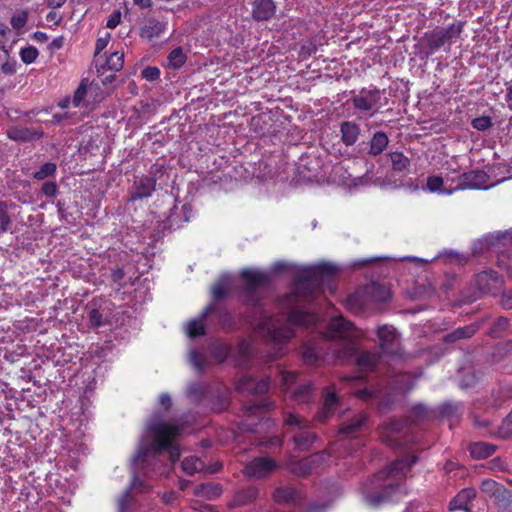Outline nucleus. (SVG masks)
Listing matches in <instances>:
<instances>
[{
  "mask_svg": "<svg viewBox=\"0 0 512 512\" xmlns=\"http://www.w3.org/2000/svg\"><path fill=\"white\" fill-rule=\"evenodd\" d=\"M335 270V266L328 263L297 268L294 291L284 296L279 303L281 309L288 312L287 323L262 314L257 324L260 334L268 344L280 347L294 337V327H310L317 324L318 317L303 310V301L322 292L321 285L329 280Z\"/></svg>",
  "mask_w": 512,
  "mask_h": 512,
  "instance_id": "1",
  "label": "nucleus"
},
{
  "mask_svg": "<svg viewBox=\"0 0 512 512\" xmlns=\"http://www.w3.org/2000/svg\"><path fill=\"white\" fill-rule=\"evenodd\" d=\"M180 426L157 418L151 420L132 459L133 478L131 490L144 492L150 488L145 479H152L155 472L168 475L173 463L180 456V449L173 440L180 435Z\"/></svg>",
  "mask_w": 512,
  "mask_h": 512,
  "instance_id": "2",
  "label": "nucleus"
},
{
  "mask_svg": "<svg viewBox=\"0 0 512 512\" xmlns=\"http://www.w3.org/2000/svg\"><path fill=\"white\" fill-rule=\"evenodd\" d=\"M363 333L342 317H333L328 325L327 337L333 341H339L341 347L335 350V357L340 361H346L356 352V340Z\"/></svg>",
  "mask_w": 512,
  "mask_h": 512,
  "instance_id": "3",
  "label": "nucleus"
},
{
  "mask_svg": "<svg viewBox=\"0 0 512 512\" xmlns=\"http://www.w3.org/2000/svg\"><path fill=\"white\" fill-rule=\"evenodd\" d=\"M415 456H408L392 463L386 470L377 474L376 480L384 482V487L390 491L386 492L377 500L369 499L372 503H379L392 496L395 488H399V483L406 478L411 466L416 462Z\"/></svg>",
  "mask_w": 512,
  "mask_h": 512,
  "instance_id": "4",
  "label": "nucleus"
},
{
  "mask_svg": "<svg viewBox=\"0 0 512 512\" xmlns=\"http://www.w3.org/2000/svg\"><path fill=\"white\" fill-rule=\"evenodd\" d=\"M463 22H454L447 28H437L426 34V44L435 51L442 47L446 42L452 41L460 37L463 31Z\"/></svg>",
  "mask_w": 512,
  "mask_h": 512,
  "instance_id": "5",
  "label": "nucleus"
},
{
  "mask_svg": "<svg viewBox=\"0 0 512 512\" xmlns=\"http://www.w3.org/2000/svg\"><path fill=\"white\" fill-rule=\"evenodd\" d=\"M462 173L456 157H451L441 168L439 174L443 176V182L448 189L452 190V194L462 190Z\"/></svg>",
  "mask_w": 512,
  "mask_h": 512,
  "instance_id": "6",
  "label": "nucleus"
},
{
  "mask_svg": "<svg viewBox=\"0 0 512 512\" xmlns=\"http://www.w3.org/2000/svg\"><path fill=\"white\" fill-rule=\"evenodd\" d=\"M98 89L99 85L97 82L88 84L87 80H82L72 98V106L88 107L92 102L100 101L103 96L97 97L96 91Z\"/></svg>",
  "mask_w": 512,
  "mask_h": 512,
  "instance_id": "7",
  "label": "nucleus"
},
{
  "mask_svg": "<svg viewBox=\"0 0 512 512\" xmlns=\"http://www.w3.org/2000/svg\"><path fill=\"white\" fill-rule=\"evenodd\" d=\"M381 98L378 89H362L352 98L353 106L361 111H376Z\"/></svg>",
  "mask_w": 512,
  "mask_h": 512,
  "instance_id": "8",
  "label": "nucleus"
},
{
  "mask_svg": "<svg viewBox=\"0 0 512 512\" xmlns=\"http://www.w3.org/2000/svg\"><path fill=\"white\" fill-rule=\"evenodd\" d=\"M462 190L489 189L494 186L484 171L474 170L462 173Z\"/></svg>",
  "mask_w": 512,
  "mask_h": 512,
  "instance_id": "9",
  "label": "nucleus"
},
{
  "mask_svg": "<svg viewBox=\"0 0 512 512\" xmlns=\"http://www.w3.org/2000/svg\"><path fill=\"white\" fill-rule=\"evenodd\" d=\"M480 243L482 245L481 249H493L502 252L506 247L512 246V230L485 235Z\"/></svg>",
  "mask_w": 512,
  "mask_h": 512,
  "instance_id": "10",
  "label": "nucleus"
},
{
  "mask_svg": "<svg viewBox=\"0 0 512 512\" xmlns=\"http://www.w3.org/2000/svg\"><path fill=\"white\" fill-rule=\"evenodd\" d=\"M377 291H382L383 293L388 294L379 285H376L374 283L367 285L365 287L358 289L354 294L350 295L347 298V301H346L347 308L354 312L360 311L368 302V299L366 296L368 294H372Z\"/></svg>",
  "mask_w": 512,
  "mask_h": 512,
  "instance_id": "11",
  "label": "nucleus"
},
{
  "mask_svg": "<svg viewBox=\"0 0 512 512\" xmlns=\"http://www.w3.org/2000/svg\"><path fill=\"white\" fill-rule=\"evenodd\" d=\"M503 280L495 271H484L477 275L476 284L482 293H495L502 286Z\"/></svg>",
  "mask_w": 512,
  "mask_h": 512,
  "instance_id": "12",
  "label": "nucleus"
},
{
  "mask_svg": "<svg viewBox=\"0 0 512 512\" xmlns=\"http://www.w3.org/2000/svg\"><path fill=\"white\" fill-rule=\"evenodd\" d=\"M276 468V463L265 457L256 458L245 467V474L248 477L262 478Z\"/></svg>",
  "mask_w": 512,
  "mask_h": 512,
  "instance_id": "13",
  "label": "nucleus"
},
{
  "mask_svg": "<svg viewBox=\"0 0 512 512\" xmlns=\"http://www.w3.org/2000/svg\"><path fill=\"white\" fill-rule=\"evenodd\" d=\"M381 349L386 353H394L398 347V334L393 326L383 325L377 329Z\"/></svg>",
  "mask_w": 512,
  "mask_h": 512,
  "instance_id": "14",
  "label": "nucleus"
},
{
  "mask_svg": "<svg viewBox=\"0 0 512 512\" xmlns=\"http://www.w3.org/2000/svg\"><path fill=\"white\" fill-rule=\"evenodd\" d=\"M407 422L393 420L387 424L382 425L379 428V434L382 441L388 443L391 446L401 445L400 438L398 435L402 432Z\"/></svg>",
  "mask_w": 512,
  "mask_h": 512,
  "instance_id": "15",
  "label": "nucleus"
},
{
  "mask_svg": "<svg viewBox=\"0 0 512 512\" xmlns=\"http://www.w3.org/2000/svg\"><path fill=\"white\" fill-rule=\"evenodd\" d=\"M241 276L246 284V289L249 292L257 288L264 287L269 282V276L266 272L257 269H244Z\"/></svg>",
  "mask_w": 512,
  "mask_h": 512,
  "instance_id": "16",
  "label": "nucleus"
},
{
  "mask_svg": "<svg viewBox=\"0 0 512 512\" xmlns=\"http://www.w3.org/2000/svg\"><path fill=\"white\" fill-rule=\"evenodd\" d=\"M124 64V53L120 51L112 52L103 63H96V68L99 76H103L105 71L117 72L122 69Z\"/></svg>",
  "mask_w": 512,
  "mask_h": 512,
  "instance_id": "17",
  "label": "nucleus"
},
{
  "mask_svg": "<svg viewBox=\"0 0 512 512\" xmlns=\"http://www.w3.org/2000/svg\"><path fill=\"white\" fill-rule=\"evenodd\" d=\"M476 497L474 488L462 489L450 502V510L470 511V504Z\"/></svg>",
  "mask_w": 512,
  "mask_h": 512,
  "instance_id": "18",
  "label": "nucleus"
},
{
  "mask_svg": "<svg viewBox=\"0 0 512 512\" xmlns=\"http://www.w3.org/2000/svg\"><path fill=\"white\" fill-rule=\"evenodd\" d=\"M275 14L273 0H255L252 15L258 21L268 20Z\"/></svg>",
  "mask_w": 512,
  "mask_h": 512,
  "instance_id": "19",
  "label": "nucleus"
},
{
  "mask_svg": "<svg viewBox=\"0 0 512 512\" xmlns=\"http://www.w3.org/2000/svg\"><path fill=\"white\" fill-rule=\"evenodd\" d=\"M167 23L156 19H149L141 28V37L148 40L161 36L166 30Z\"/></svg>",
  "mask_w": 512,
  "mask_h": 512,
  "instance_id": "20",
  "label": "nucleus"
},
{
  "mask_svg": "<svg viewBox=\"0 0 512 512\" xmlns=\"http://www.w3.org/2000/svg\"><path fill=\"white\" fill-rule=\"evenodd\" d=\"M269 386H270L269 379H263V380L255 383V381L252 378L245 377L244 379H242L239 382L238 389L248 390V391L256 393V394H262V393H265L269 389Z\"/></svg>",
  "mask_w": 512,
  "mask_h": 512,
  "instance_id": "21",
  "label": "nucleus"
},
{
  "mask_svg": "<svg viewBox=\"0 0 512 512\" xmlns=\"http://www.w3.org/2000/svg\"><path fill=\"white\" fill-rule=\"evenodd\" d=\"M426 189L430 193H437L440 195H451L452 190L448 189L443 182V176L438 175H430L426 180Z\"/></svg>",
  "mask_w": 512,
  "mask_h": 512,
  "instance_id": "22",
  "label": "nucleus"
},
{
  "mask_svg": "<svg viewBox=\"0 0 512 512\" xmlns=\"http://www.w3.org/2000/svg\"><path fill=\"white\" fill-rule=\"evenodd\" d=\"M342 140L347 145H353L359 136L360 128L354 122H343L341 125Z\"/></svg>",
  "mask_w": 512,
  "mask_h": 512,
  "instance_id": "23",
  "label": "nucleus"
},
{
  "mask_svg": "<svg viewBox=\"0 0 512 512\" xmlns=\"http://www.w3.org/2000/svg\"><path fill=\"white\" fill-rule=\"evenodd\" d=\"M155 189V180L149 177L140 179L135 186V192L132 199H141L148 197Z\"/></svg>",
  "mask_w": 512,
  "mask_h": 512,
  "instance_id": "24",
  "label": "nucleus"
},
{
  "mask_svg": "<svg viewBox=\"0 0 512 512\" xmlns=\"http://www.w3.org/2000/svg\"><path fill=\"white\" fill-rule=\"evenodd\" d=\"M210 311H211V307H207L205 309V311L203 312V314L199 318L193 319L188 322L186 332L189 337L193 338V337L203 335L205 333V327H204L203 320L206 317V315L208 313H210Z\"/></svg>",
  "mask_w": 512,
  "mask_h": 512,
  "instance_id": "25",
  "label": "nucleus"
},
{
  "mask_svg": "<svg viewBox=\"0 0 512 512\" xmlns=\"http://www.w3.org/2000/svg\"><path fill=\"white\" fill-rule=\"evenodd\" d=\"M494 452L495 446L486 442H476L470 446V454L476 459L487 458Z\"/></svg>",
  "mask_w": 512,
  "mask_h": 512,
  "instance_id": "26",
  "label": "nucleus"
},
{
  "mask_svg": "<svg viewBox=\"0 0 512 512\" xmlns=\"http://www.w3.org/2000/svg\"><path fill=\"white\" fill-rule=\"evenodd\" d=\"M312 387L310 383H302L291 392V397L298 403L308 402L311 398Z\"/></svg>",
  "mask_w": 512,
  "mask_h": 512,
  "instance_id": "27",
  "label": "nucleus"
},
{
  "mask_svg": "<svg viewBox=\"0 0 512 512\" xmlns=\"http://www.w3.org/2000/svg\"><path fill=\"white\" fill-rule=\"evenodd\" d=\"M366 415L364 413L358 414L349 423L343 424L340 432L345 435L352 434L362 428L366 422Z\"/></svg>",
  "mask_w": 512,
  "mask_h": 512,
  "instance_id": "28",
  "label": "nucleus"
},
{
  "mask_svg": "<svg viewBox=\"0 0 512 512\" xmlns=\"http://www.w3.org/2000/svg\"><path fill=\"white\" fill-rule=\"evenodd\" d=\"M182 470L188 475L204 470V463L201 459L190 456L186 457L181 463Z\"/></svg>",
  "mask_w": 512,
  "mask_h": 512,
  "instance_id": "29",
  "label": "nucleus"
},
{
  "mask_svg": "<svg viewBox=\"0 0 512 512\" xmlns=\"http://www.w3.org/2000/svg\"><path fill=\"white\" fill-rule=\"evenodd\" d=\"M388 144V137L383 132L376 133L370 143V153L373 155L380 154Z\"/></svg>",
  "mask_w": 512,
  "mask_h": 512,
  "instance_id": "30",
  "label": "nucleus"
},
{
  "mask_svg": "<svg viewBox=\"0 0 512 512\" xmlns=\"http://www.w3.org/2000/svg\"><path fill=\"white\" fill-rule=\"evenodd\" d=\"M167 61L170 68H180L186 61V54L182 48H175L169 53Z\"/></svg>",
  "mask_w": 512,
  "mask_h": 512,
  "instance_id": "31",
  "label": "nucleus"
},
{
  "mask_svg": "<svg viewBox=\"0 0 512 512\" xmlns=\"http://www.w3.org/2000/svg\"><path fill=\"white\" fill-rule=\"evenodd\" d=\"M357 365L361 370L370 371L376 365V356L368 352H362L357 357Z\"/></svg>",
  "mask_w": 512,
  "mask_h": 512,
  "instance_id": "32",
  "label": "nucleus"
},
{
  "mask_svg": "<svg viewBox=\"0 0 512 512\" xmlns=\"http://www.w3.org/2000/svg\"><path fill=\"white\" fill-rule=\"evenodd\" d=\"M338 403V398L335 394L334 388H327L324 393V408L323 414L326 417L333 410L334 406Z\"/></svg>",
  "mask_w": 512,
  "mask_h": 512,
  "instance_id": "33",
  "label": "nucleus"
},
{
  "mask_svg": "<svg viewBox=\"0 0 512 512\" xmlns=\"http://www.w3.org/2000/svg\"><path fill=\"white\" fill-rule=\"evenodd\" d=\"M230 282L229 276H223L212 288L214 298H222L227 293L230 287Z\"/></svg>",
  "mask_w": 512,
  "mask_h": 512,
  "instance_id": "34",
  "label": "nucleus"
},
{
  "mask_svg": "<svg viewBox=\"0 0 512 512\" xmlns=\"http://www.w3.org/2000/svg\"><path fill=\"white\" fill-rule=\"evenodd\" d=\"M28 21V12L26 10H17L10 19V24L15 30H21Z\"/></svg>",
  "mask_w": 512,
  "mask_h": 512,
  "instance_id": "35",
  "label": "nucleus"
},
{
  "mask_svg": "<svg viewBox=\"0 0 512 512\" xmlns=\"http://www.w3.org/2000/svg\"><path fill=\"white\" fill-rule=\"evenodd\" d=\"M56 165L52 162H47V163H44L40 168L39 170H37L34 174H33V177L37 180H44L52 175L55 174L56 172Z\"/></svg>",
  "mask_w": 512,
  "mask_h": 512,
  "instance_id": "36",
  "label": "nucleus"
},
{
  "mask_svg": "<svg viewBox=\"0 0 512 512\" xmlns=\"http://www.w3.org/2000/svg\"><path fill=\"white\" fill-rule=\"evenodd\" d=\"M394 170L403 171L409 166V159L402 153L394 152L390 155Z\"/></svg>",
  "mask_w": 512,
  "mask_h": 512,
  "instance_id": "37",
  "label": "nucleus"
},
{
  "mask_svg": "<svg viewBox=\"0 0 512 512\" xmlns=\"http://www.w3.org/2000/svg\"><path fill=\"white\" fill-rule=\"evenodd\" d=\"M481 491L489 496H496L502 489V486L492 479H485L481 482Z\"/></svg>",
  "mask_w": 512,
  "mask_h": 512,
  "instance_id": "38",
  "label": "nucleus"
},
{
  "mask_svg": "<svg viewBox=\"0 0 512 512\" xmlns=\"http://www.w3.org/2000/svg\"><path fill=\"white\" fill-rule=\"evenodd\" d=\"M476 332V327L474 325L465 326L456 329L453 333L447 336L448 339L451 340H459L464 338L471 337Z\"/></svg>",
  "mask_w": 512,
  "mask_h": 512,
  "instance_id": "39",
  "label": "nucleus"
},
{
  "mask_svg": "<svg viewBox=\"0 0 512 512\" xmlns=\"http://www.w3.org/2000/svg\"><path fill=\"white\" fill-rule=\"evenodd\" d=\"M314 438L312 433L305 431L294 436V442L299 449L305 450L314 441Z\"/></svg>",
  "mask_w": 512,
  "mask_h": 512,
  "instance_id": "40",
  "label": "nucleus"
},
{
  "mask_svg": "<svg viewBox=\"0 0 512 512\" xmlns=\"http://www.w3.org/2000/svg\"><path fill=\"white\" fill-rule=\"evenodd\" d=\"M20 58L25 64H32L39 55V51L34 46L22 48L19 52Z\"/></svg>",
  "mask_w": 512,
  "mask_h": 512,
  "instance_id": "41",
  "label": "nucleus"
},
{
  "mask_svg": "<svg viewBox=\"0 0 512 512\" xmlns=\"http://www.w3.org/2000/svg\"><path fill=\"white\" fill-rule=\"evenodd\" d=\"M89 321L93 327H101L106 324V316L98 308H91L89 311Z\"/></svg>",
  "mask_w": 512,
  "mask_h": 512,
  "instance_id": "42",
  "label": "nucleus"
},
{
  "mask_svg": "<svg viewBox=\"0 0 512 512\" xmlns=\"http://www.w3.org/2000/svg\"><path fill=\"white\" fill-rule=\"evenodd\" d=\"M281 381L286 392L291 390L297 383V375L291 371H281Z\"/></svg>",
  "mask_w": 512,
  "mask_h": 512,
  "instance_id": "43",
  "label": "nucleus"
},
{
  "mask_svg": "<svg viewBox=\"0 0 512 512\" xmlns=\"http://www.w3.org/2000/svg\"><path fill=\"white\" fill-rule=\"evenodd\" d=\"M285 424L288 426L298 427L299 429H305L308 427V421L292 413H286Z\"/></svg>",
  "mask_w": 512,
  "mask_h": 512,
  "instance_id": "44",
  "label": "nucleus"
},
{
  "mask_svg": "<svg viewBox=\"0 0 512 512\" xmlns=\"http://www.w3.org/2000/svg\"><path fill=\"white\" fill-rule=\"evenodd\" d=\"M302 357L305 363L313 364L320 358V353L312 346H305L302 352Z\"/></svg>",
  "mask_w": 512,
  "mask_h": 512,
  "instance_id": "45",
  "label": "nucleus"
},
{
  "mask_svg": "<svg viewBox=\"0 0 512 512\" xmlns=\"http://www.w3.org/2000/svg\"><path fill=\"white\" fill-rule=\"evenodd\" d=\"M10 222L7 205L4 202H0V233H5L9 229Z\"/></svg>",
  "mask_w": 512,
  "mask_h": 512,
  "instance_id": "46",
  "label": "nucleus"
},
{
  "mask_svg": "<svg viewBox=\"0 0 512 512\" xmlns=\"http://www.w3.org/2000/svg\"><path fill=\"white\" fill-rule=\"evenodd\" d=\"M308 460H303L299 463H295V462H290L289 463V468L292 472L300 475V476H303V475H306L310 472V467H308Z\"/></svg>",
  "mask_w": 512,
  "mask_h": 512,
  "instance_id": "47",
  "label": "nucleus"
},
{
  "mask_svg": "<svg viewBox=\"0 0 512 512\" xmlns=\"http://www.w3.org/2000/svg\"><path fill=\"white\" fill-rule=\"evenodd\" d=\"M499 435L504 438L512 436V411L509 413V415L503 420L502 424L500 425Z\"/></svg>",
  "mask_w": 512,
  "mask_h": 512,
  "instance_id": "48",
  "label": "nucleus"
},
{
  "mask_svg": "<svg viewBox=\"0 0 512 512\" xmlns=\"http://www.w3.org/2000/svg\"><path fill=\"white\" fill-rule=\"evenodd\" d=\"M198 493L209 498H214L220 495V488L211 484H204L199 487Z\"/></svg>",
  "mask_w": 512,
  "mask_h": 512,
  "instance_id": "49",
  "label": "nucleus"
},
{
  "mask_svg": "<svg viewBox=\"0 0 512 512\" xmlns=\"http://www.w3.org/2000/svg\"><path fill=\"white\" fill-rule=\"evenodd\" d=\"M212 353H213L215 359L217 361L221 362L227 357V355L229 353V348L224 343H218L213 347Z\"/></svg>",
  "mask_w": 512,
  "mask_h": 512,
  "instance_id": "50",
  "label": "nucleus"
},
{
  "mask_svg": "<svg viewBox=\"0 0 512 512\" xmlns=\"http://www.w3.org/2000/svg\"><path fill=\"white\" fill-rule=\"evenodd\" d=\"M472 126L478 131H485L491 126V119L487 116L477 117L472 121Z\"/></svg>",
  "mask_w": 512,
  "mask_h": 512,
  "instance_id": "51",
  "label": "nucleus"
},
{
  "mask_svg": "<svg viewBox=\"0 0 512 512\" xmlns=\"http://www.w3.org/2000/svg\"><path fill=\"white\" fill-rule=\"evenodd\" d=\"M111 39V34L109 32H105L103 36H100L95 45V56L97 57L109 44Z\"/></svg>",
  "mask_w": 512,
  "mask_h": 512,
  "instance_id": "52",
  "label": "nucleus"
},
{
  "mask_svg": "<svg viewBox=\"0 0 512 512\" xmlns=\"http://www.w3.org/2000/svg\"><path fill=\"white\" fill-rule=\"evenodd\" d=\"M411 417L413 418V421H420L427 417V409L420 404L414 405L411 409Z\"/></svg>",
  "mask_w": 512,
  "mask_h": 512,
  "instance_id": "53",
  "label": "nucleus"
},
{
  "mask_svg": "<svg viewBox=\"0 0 512 512\" xmlns=\"http://www.w3.org/2000/svg\"><path fill=\"white\" fill-rule=\"evenodd\" d=\"M58 187L57 184L53 181L45 182L42 185L41 192L46 197H54L57 193Z\"/></svg>",
  "mask_w": 512,
  "mask_h": 512,
  "instance_id": "54",
  "label": "nucleus"
},
{
  "mask_svg": "<svg viewBox=\"0 0 512 512\" xmlns=\"http://www.w3.org/2000/svg\"><path fill=\"white\" fill-rule=\"evenodd\" d=\"M142 76L148 81H155L160 76V70L157 67H146L142 71Z\"/></svg>",
  "mask_w": 512,
  "mask_h": 512,
  "instance_id": "55",
  "label": "nucleus"
},
{
  "mask_svg": "<svg viewBox=\"0 0 512 512\" xmlns=\"http://www.w3.org/2000/svg\"><path fill=\"white\" fill-rule=\"evenodd\" d=\"M121 21V12L119 10L113 11V13L108 17L106 26L109 29L116 28Z\"/></svg>",
  "mask_w": 512,
  "mask_h": 512,
  "instance_id": "56",
  "label": "nucleus"
},
{
  "mask_svg": "<svg viewBox=\"0 0 512 512\" xmlns=\"http://www.w3.org/2000/svg\"><path fill=\"white\" fill-rule=\"evenodd\" d=\"M190 363L197 369H202L203 367V357L196 350L190 351L189 354Z\"/></svg>",
  "mask_w": 512,
  "mask_h": 512,
  "instance_id": "57",
  "label": "nucleus"
},
{
  "mask_svg": "<svg viewBox=\"0 0 512 512\" xmlns=\"http://www.w3.org/2000/svg\"><path fill=\"white\" fill-rule=\"evenodd\" d=\"M8 136L13 140H24L27 138V132L22 129L13 128L8 131Z\"/></svg>",
  "mask_w": 512,
  "mask_h": 512,
  "instance_id": "58",
  "label": "nucleus"
},
{
  "mask_svg": "<svg viewBox=\"0 0 512 512\" xmlns=\"http://www.w3.org/2000/svg\"><path fill=\"white\" fill-rule=\"evenodd\" d=\"M490 469L496 471H504L506 470V463L500 458H494L490 461Z\"/></svg>",
  "mask_w": 512,
  "mask_h": 512,
  "instance_id": "59",
  "label": "nucleus"
},
{
  "mask_svg": "<svg viewBox=\"0 0 512 512\" xmlns=\"http://www.w3.org/2000/svg\"><path fill=\"white\" fill-rule=\"evenodd\" d=\"M291 497V491L287 489H277L274 498L277 501H288Z\"/></svg>",
  "mask_w": 512,
  "mask_h": 512,
  "instance_id": "60",
  "label": "nucleus"
},
{
  "mask_svg": "<svg viewBox=\"0 0 512 512\" xmlns=\"http://www.w3.org/2000/svg\"><path fill=\"white\" fill-rule=\"evenodd\" d=\"M501 305L505 309H512V292H506L501 298Z\"/></svg>",
  "mask_w": 512,
  "mask_h": 512,
  "instance_id": "61",
  "label": "nucleus"
},
{
  "mask_svg": "<svg viewBox=\"0 0 512 512\" xmlns=\"http://www.w3.org/2000/svg\"><path fill=\"white\" fill-rule=\"evenodd\" d=\"M159 404L164 408V410L169 409L171 406V398L167 393H163L159 397Z\"/></svg>",
  "mask_w": 512,
  "mask_h": 512,
  "instance_id": "62",
  "label": "nucleus"
},
{
  "mask_svg": "<svg viewBox=\"0 0 512 512\" xmlns=\"http://www.w3.org/2000/svg\"><path fill=\"white\" fill-rule=\"evenodd\" d=\"M188 393H189V395L195 396V398H197L198 393H199V395L203 394V387L201 384H193L189 387Z\"/></svg>",
  "mask_w": 512,
  "mask_h": 512,
  "instance_id": "63",
  "label": "nucleus"
},
{
  "mask_svg": "<svg viewBox=\"0 0 512 512\" xmlns=\"http://www.w3.org/2000/svg\"><path fill=\"white\" fill-rule=\"evenodd\" d=\"M32 39L38 43H45L49 39V37L45 32L36 31L33 33Z\"/></svg>",
  "mask_w": 512,
  "mask_h": 512,
  "instance_id": "64",
  "label": "nucleus"
}]
</instances>
